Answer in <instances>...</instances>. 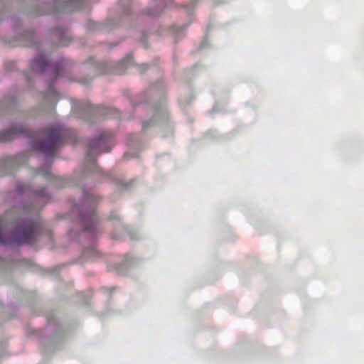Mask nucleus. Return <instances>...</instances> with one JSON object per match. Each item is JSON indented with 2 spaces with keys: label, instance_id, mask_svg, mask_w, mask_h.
<instances>
[{
  "label": "nucleus",
  "instance_id": "f3484780",
  "mask_svg": "<svg viewBox=\"0 0 364 364\" xmlns=\"http://www.w3.org/2000/svg\"><path fill=\"white\" fill-rule=\"evenodd\" d=\"M117 217L112 216V215L109 216V219L117 218Z\"/></svg>",
  "mask_w": 364,
  "mask_h": 364
},
{
  "label": "nucleus",
  "instance_id": "6e6552de",
  "mask_svg": "<svg viewBox=\"0 0 364 364\" xmlns=\"http://www.w3.org/2000/svg\"><path fill=\"white\" fill-rule=\"evenodd\" d=\"M36 197L41 200H46L48 198V194L46 193L44 189H41L35 191Z\"/></svg>",
  "mask_w": 364,
  "mask_h": 364
},
{
  "label": "nucleus",
  "instance_id": "9b49d317",
  "mask_svg": "<svg viewBox=\"0 0 364 364\" xmlns=\"http://www.w3.org/2000/svg\"><path fill=\"white\" fill-rule=\"evenodd\" d=\"M30 191V188L29 187H23V186H19L18 187V192L21 194H23V193H26L27 191Z\"/></svg>",
  "mask_w": 364,
  "mask_h": 364
},
{
  "label": "nucleus",
  "instance_id": "39448f33",
  "mask_svg": "<svg viewBox=\"0 0 364 364\" xmlns=\"http://www.w3.org/2000/svg\"><path fill=\"white\" fill-rule=\"evenodd\" d=\"M19 134L27 135V131L23 127L17 129H8L4 132L0 133V143H5L13 140L16 136Z\"/></svg>",
  "mask_w": 364,
  "mask_h": 364
},
{
  "label": "nucleus",
  "instance_id": "1a4fd4ad",
  "mask_svg": "<svg viewBox=\"0 0 364 364\" xmlns=\"http://www.w3.org/2000/svg\"><path fill=\"white\" fill-rule=\"evenodd\" d=\"M38 174H42L43 176H46V178H48L50 176V170L49 168H38L37 170Z\"/></svg>",
  "mask_w": 364,
  "mask_h": 364
},
{
  "label": "nucleus",
  "instance_id": "f8f14e48",
  "mask_svg": "<svg viewBox=\"0 0 364 364\" xmlns=\"http://www.w3.org/2000/svg\"><path fill=\"white\" fill-rule=\"evenodd\" d=\"M117 112V111L114 109L107 108V112H105V114L114 116Z\"/></svg>",
  "mask_w": 364,
  "mask_h": 364
},
{
  "label": "nucleus",
  "instance_id": "f03ea898",
  "mask_svg": "<svg viewBox=\"0 0 364 364\" xmlns=\"http://www.w3.org/2000/svg\"><path fill=\"white\" fill-rule=\"evenodd\" d=\"M41 139L33 141V147L47 156H53L57 149L65 142L75 143L76 134L73 130L58 126L40 131Z\"/></svg>",
  "mask_w": 364,
  "mask_h": 364
},
{
  "label": "nucleus",
  "instance_id": "9d476101",
  "mask_svg": "<svg viewBox=\"0 0 364 364\" xmlns=\"http://www.w3.org/2000/svg\"><path fill=\"white\" fill-rule=\"evenodd\" d=\"M132 60V55H128L119 62V65L127 66L131 64Z\"/></svg>",
  "mask_w": 364,
  "mask_h": 364
},
{
  "label": "nucleus",
  "instance_id": "0eeeda50",
  "mask_svg": "<svg viewBox=\"0 0 364 364\" xmlns=\"http://www.w3.org/2000/svg\"><path fill=\"white\" fill-rule=\"evenodd\" d=\"M58 95V92L52 87V85L49 84L46 92V98L53 101L57 98Z\"/></svg>",
  "mask_w": 364,
  "mask_h": 364
},
{
  "label": "nucleus",
  "instance_id": "dca6fc26",
  "mask_svg": "<svg viewBox=\"0 0 364 364\" xmlns=\"http://www.w3.org/2000/svg\"><path fill=\"white\" fill-rule=\"evenodd\" d=\"M60 44L63 45V46H65L66 45L65 43H63V39L60 40Z\"/></svg>",
  "mask_w": 364,
  "mask_h": 364
},
{
  "label": "nucleus",
  "instance_id": "2eb2a0df",
  "mask_svg": "<svg viewBox=\"0 0 364 364\" xmlns=\"http://www.w3.org/2000/svg\"><path fill=\"white\" fill-rule=\"evenodd\" d=\"M113 73H116V74H119V75H121V74H123V73H124V72H122V71H117V70L114 71Z\"/></svg>",
  "mask_w": 364,
  "mask_h": 364
},
{
  "label": "nucleus",
  "instance_id": "ddd939ff",
  "mask_svg": "<svg viewBox=\"0 0 364 364\" xmlns=\"http://www.w3.org/2000/svg\"><path fill=\"white\" fill-rule=\"evenodd\" d=\"M53 71H54V74H55V77L56 78L60 75V69L58 66H55V67H53Z\"/></svg>",
  "mask_w": 364,
  "mask_h": 364
},
{
  "label": "nucleus",
  "instance_id": "423d86ee",
  "mask_svg": "<svg viewBox=\"0 0 364 364\" xmlns=\"http://www.w3.org/2000/svg\"><path fill=\"white\" fill-rule=\"evenodd\" d=\"M48 63L46 59L41 55L34 59L31 63V68L34 71L43 72L48 67Z\"/></svg>",
  "mask_w": 364,
  "mask_h": 364
},
{
  "label": "nucleus",
  "instance_id": "7ed1b4c3",
  "mask_svg": "<svg viewBox=\"0 0 364 364\" xmlns=\"http://www.w3.org/2000/svg\"><path fill=\"white\" fill-rule=\"evenodd\" d=\"M112 132H103L99 137L90 141L87 150V160L94 161V156L109 151V146L113 138Z\"/></svg>",
  "mask_w": 364,
  "mask_h": 364
},
{
  "label": "nucleus",
  "instance_id": "4468645a",
  "mask_svg": "<svg viewBox=\"0 0 364 364\" xmlns=\"http://www.w3.org/2000/svg\"><path fill=\"white\" fill-rule=\"evenodd\" d=\"M147 127H148V126H147V122H144V123H143V129H146Z\"/></svg>",
  "mask_w": 364,
  "mask_h": 364
},
{
  "label": "nucleus",
  "instance_id": "20e7f679",
  "mask_svg": "<svg viewBox=\"0 0 364 364\" xmlns=\"http://www.w3.org/2000/svg\"><path fill=\"white\" fill-rule=\"evenodd\" d=\"M82 220L84 223L85 230L92 232L95 231L99 223L98 218L92 207L82 216Z\"/></svg>",
  "mask_w": 364,
  "mask_h": 364
},
{
  "label": "nucleus",
  "instance_id": "f257e3e1",
  "mask_svg": "<svg viewBox=\"0 0 364 364\" xmlns=\"http://www.w3.org/2000/svg\"><path fill=\"white\" fill-rule=\"evenodd\" d=\"M28 207L7 211L0 221V243L21 245L34 243L40 230L38 223L28 218Z\"/></svg>",
  "mask_w": 364,
  "mask_h": 364
},
{
  "label": "nucleus",
  "instance_id": "a211bd4d",
  "mask_svg": "<svg viewBox=\"0 0 364 364\" xmlns=\"http://www.w3.org/2000/svg\"><path fill=\"white\" fill-rule=\"evenodd\" d=\"M110 73L109 70H106V71H104L102 73Z\"/></svg>",
  "mask_w": 364,
  "mask_h": 364
}]
</instances>
